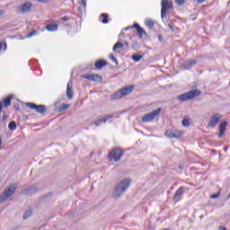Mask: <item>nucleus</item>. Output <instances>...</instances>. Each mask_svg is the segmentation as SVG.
<instances>
[{
	"label": "nucleus",
	"mask_w": 230,
	"mask_h": 230,
	"mask_svg": "<svg viewBox=\"0 0 230 230\" xmlns=\"http://www.w3.org/2000/svg\"><path fill=\"white\" fill-rule=\"evenodd\" d=\"M123 48H125V45L119 41L113 46V51H116V49H123Z\"/></svg>",
	"instance_id": "obj_24"
},
{
	"label": "nucleus",
	"mask_w": 230,
	"mask_h": 230,
	"mask_svg": "<svg viewBox=\"0 0 230 230\" xmlns=\"http://www.w3.org/2000/svg\"><path fill=\"white\" fill-rule=\"evenodd\" d=\"M4 11L0 10V16H1V15H4Z\"/></svg>",
	"instance_id": "obj_44"
},
{
	"label": "nucleus",
	"mask_w": 230,
	"mask_h": 230,
	"mask_svg": "<svg viewBox=\"0 0 230 230\" xmlns=\"http://www.w3.org/2000/svg\"><path fill=\"white\" fill-rule=\"evenodd\" d=\"M124 46H126V48H128V42L125 41Z\"/></svg>",
	"instance_id": "obj_43"
},
{
	"label": "nucleus",
	"mask_w": 230,
	"mask_h": 230,
	"mask_svg": "<svg viewBox=\"0 0 230 230\" xmlns=\"http://www.w3.org/2000/svg\"><path fill=\"white\" fill-rule=\"evenodd\" d=\"M33 6V4L31 2L27 1L22 5H19L16 8L17 13H28V12H31V7Z\"/></svg>",
	"instance_id": "obj_10"
},
{
	"label": "nucleus",
	"mask_w": 230,
	"mask_h": 230,
	"mask_svg": "<svg viewBox=\"0 0 230 230\" xmlns=\"http://www.w3.org/2000/svg\"><path fill=\"white\" fill-rule=\"evenodd\" d=\"M61 21L67 22V21H69V17L64 16L63 18H61Z\"/></svg>",
	"instance_id": "obj_39"
},
{
	"label": "nucleus",
	"mask_w": 230,
	"mask_h": 230,
	"mask_svg": "<svg viewBox=\"0 0 230 230\" xmlns=\"http://www.w3.org/2000/svg\"><path fill=\"white\" fill-rule=\"evenodd\" d=\"M222 118H223V116L218 113L213 114L210 118V120L208 121V127H210L212 128L217 127V125H218V123L220 122V119H222Z\"/></svg>",
	"instance_id": "obj_11"
},
{
	"label": "nucleus",
	"mask_w": 230,
	"mask_h": 230,
	"mask_svg": "<svg viewBox=\"0 0 230 230\" xmlns=\"http://www.w3.org/2000/svg\"><path fill=\"white\" fill-rule=\"evenodd\" d=\"M130 182H132V181L129 178H126L119 181L115 186L114 192L112 195L113 199H119L121 195H123L127 191V190L130 188Z\"/></svg>",
	"instance_id": "obj_1"
},
{
	"label": "nucleus",
	"mask_w": 230,
	"mask_h": 230,
	"mask_svg": "<svg viewBox=\"0 0 230 230\" xmlns=\"http://www.w3.org/2000/svg\"><path fill=\"white\" fill-rule=\"evenodd\" d=\"M112 118H114L113 114L106 115L102 119L96 120L94 122V125H95V127H100V125H102V123H107V121H109V119H111Z\"/></svg>",
	"instance_id": "obj_16"
},
{
	"label": "nucleus",
	"mask_w": 230,
	"mask_h": 230,
	"mask_svg": "<svg viewBox=\"0 0 230 230\" xmlns=\"http://www.w3.org/2000/svg\"><path fill=\"white\" fill-rule=\"evenodd\" d=\"M176 4H178V6H183L185 1L184 0H175Z\"/></svg>",
	"instance_id": "obj_33"
},
{
	"label": "nucleus",
	"mask_w": 230,
	"mask_h": 230,
	"mask_svg": "<svg viewBox=\"0 0 230 230\" xmlns=\"http://www.w3.org/2000/svg\"><path fill=\"white\" fill-rule=\"evenodd\" d=\"M227 127V121H223L220 125H219V134H218V137H222V136H224V134H226V128Z\"/></svg>",
	"instance_id": "obj_19"
},
{
	"label": "nucleus",
	"mask_w": 230,
	"mask_h": 230,
	"mask_svg": "<svg viewBox=\"0 0 230 230\" xmlns=\"http://www.w3.org/2000/svg\"><path fill=\"white\" fill-rule=\"evenodd\" d=\"M124 153L121 147H115L108 154L109 161H113L114 163H118V161H121V157H123Z\"/></svg>",
	"instance_id": "obj_5"
},
{
	"label": "nucleus",
	"mask_w": 230,
	"mask_h": 230,
	"mask_svg": "<svg viewBox=\"0 0 230 230\" xmlns=\"http://www.w3.org/2000/svg\"><path fill=\"white\" fill-rule=\"evenodd\" d=\"M6 48H7L6 42L3 43L2 49H4V51H6Z\"/></svg>",
	"instance_id": "obj_38"
},
{
	"label": "nucleus",
	"mask_w": 230,
	"mask_h": 230,
	"mask_svg": "<svg viewBox=\"0 0 230 230\" xmlns=\"http://www.w3.org/2000/svg\"><path fill=\"white\" fill-rule=\"evenodd\" d=\"M26 107H29V109H32V111H36L39 114H44L48 109L46 108V105H37L33 102H27Z\"/></svg>",
	"instance_id": "obj_9"
},
{
	"label": "nucleus",
	"mask_w": 230,
	"mask_h": 230,
	"mask_svg": "<svg viewBox=\"0 0 230 230\" xmlns=\"http://www.w3.org/2000/svg\"><path fill=\"white\" fill-rule=\"evenodd\" d=\"M202 93L199 90H191L185 93H181L177 96V100L179 102H190V100H193V98H197V96H200Z\"/></svg>",
	"instance_id": "obj_3"
},
{
	"label": "nucleus",
	"mask_w": 230,
	"mask_h": 230,
	"mask_svg": "<svg viewBox=\"0 0 230 230\" xmlns=\"http://www.w3.org/2000/svg\"><path fill=\"white\" fill-rule=\"evenodd\" d=\"M220 197V192H217V194H212L210 196V199H218Z\"/></svg>",
	"instance_id": "obj_36"
},
{
	"label": "nucleus",
	"mask_w": 230,
	"mask_h": 230,
	"mask_svg": "<svg viewBox=\"0 0 230 230\" xmlns=\"http://www.w3.org/2000/svg\"><path fill=\"white\" fill-rule=\"evenodd\" d=\"M4 119H6V116H4V117H3V121H4Z\"/></svg>",
	"instance_id": "obj_48"
},
{
	"label": "nucleus",
	"mask_w": 230,
	"mask_h": 230,
	"mask_svg": "<svg viewBox=\"0 0 230 230\" xmlns=\"http://www.w3.org/2000/svg\"><path fill=\"white\" fill-rule=\"evenodd\" d=\"M184 190H186V187H180L174 193L172 198V202L177 204V202L182 200V196L184 195Z\"/></svg>",
	"instance_id": "obj_12"
},
{
	"label": "nucleus",
	"mask_w": 230,
	"mask_h": 230,
	"mask_svg": "<svg viewBox=\"0 0 230 230\" xmlns=\"http://www.w3.org/2000/svg\"><path fill=\"white\" fill-rule=\"evenodd\" d=\"M218 230H227L225 226H219Z\"/></svg>",
	"instance_id": "obj_41"
},
{
	"label": "nucleus",
	"mask_w": 230,
	"mask_h": 230,
	"mask_svg": "<svg viewBox=\"0 0 230 230\" xmlns=\"http://www.w3.org/2000/svg\"><path fill=\"white\" fill-rule=\"evenodd\" d=\"M32 213L33 212L31 211V209L26 210L22 217L23 220H27V218H30V217H31Z\"/></svg>",
	"instance_id": "obj_28"
},
{
	"label": "nucleus",
	"mask_w": 230,
	"mask_h": 230,
	"mask_svg": "<svg viewBox=\"0 0 230 230\" xmlns=\"http://www.w3.org/2000/svg\"><path fill=\"white\" fill-rule=\"evenodd\" d=\"M158 40H160V42H163V37H161V35L158 36Z\"/></svg>",
	"instance_id": "obj_42"
},
{
	"label": "nucleus",
	"mask_w": 230,
	"mask_h": 230,
	"mask_svg": "<svg viewBox=\"0 0 230 230\" xmlns=\"http://www.w3.org/2000/svg\"><path fill=\"white\" fill-rule=\"evenodd\" d=\"M1 145H3V140L1 139V137H0V146Z\"/></svg>",
	"instance_id": "obj_47"
},
{
	"label": "nucleus",
	"mask_w": 230,
	"mask_h": 230,
	"mask_svg": "<svg viewBox=\"0 0 230 230\" xmlns=\"http://www.w3.org/2000/svg\"><path fill=\"white\" fill-rule=\"evenodd\" d=\"M83 78H85L86 80H90V82H101L102 81V75H97V74L85 75H83Z\"/></svg>",
	"instance_id": "obj_13"
},
{
	"label": "nucleus",
	"mask_w": 230,
	"mask_h": 230,
	"mask_svg": "<svg viewBox=\"0 0 230 230\" xmlns=\"http://www.w3.org/2000/svg\"><path fill=\"white\" fill-rule=\"evenodd\" d=\"M165 136L166 137H169V139H180V137L184 136V132L179 129H167Z\"/></svg>",
	"instance_id": "obj_8"
},
{
	"label": "nucleus",
	"mask_w": 230,
	"mask_h": 230,
	"mask_svg": "<svg viewBox=\"0 0 230 230\" xmlns=\"http://www.w3.org/2000/svg\"><path fill=\"white\" fill-rule=\"evenodd\" d=\"M182 126L183 127H190V120L187 119H182Z\"/></svg>",
	"instance_id": "obj_32"
},
{
	"label": "nucleus",
	"mask_w": 230,
	"mask_h": 230,
	"mask_svg": "<svg viewBox=\"0 0 230 230\" xmlns=\"http://www.w3.org/2000/svg\"><path fill=\"white\" fill-rule=\"evenodd\" d=\"M161 17L166 19L169 10H173V2L172 0H162L161 1Z\"/></svg>",
	"instance_id": "obj_6"
},
{
	"label": "nucleus",
	"mask_w": 230,
	"mask_h": 230,
	"mask_svg": "<svg viewBox=\"0 0 230 230\" xmlns=\"http://www.w3.org/2000/svg\"><path fill=\"white\" fill-rule=\"evenodd\" d=\"M38 3H48L49 0H36Z\"/></svg>",
	"instance_id": "obj_40"
},
{
	"label": "nucleus",
	"mask_w": 230,
	"mask_h": 230,
	"mask_svg": "<svg viewBox=\"0 0 230 230\" xmlns=\"http://www.w3.org/2000/svg\"><path fill=\"white\" fill-rule=\"evenodd\" d=\"M145 24L150 30H152V28H154V21L153 20H150V19L149 20H146Z\"/></svg>",
	"instance_id": "obj_29"
},
{
	"label": "nucleus",
	"mask_w": 230,
	"mask_h": 230,
	"mask_svg": "<svg viewBox=\"0 0 230 230\" xmlns=\"http://www.w3.org/2000/svg\"><path fill=\"white\" fill-rule=\"evenodd\" d=\"M143 57H145V54H142V55H137V54H134L131 58L132 60H134V62H139Z\"/></svg>",
	"instance_id": "obj_22"
},
{
	"label": "nucleus",
	"mask_w": 230,
	"mask_h": 230,
	"mask_svg": "<svg viewBox=\"0 0 230 230\" xmlns=\"http://www.w3.org/2000/svg\"><path fill=\"white\" fill-rule=\"evenodd\" d=\"M106 65H107V61L105 60H97L95 62L96 69H102V67H105Z\"/></svg>",
	"instance_id": "obj_21"
},
{
	"label": "nucleus",
	"mask_w": 230,
	"mask_h": 230,
	"mask_svg": "<svg viewBox=\"0 0 230 230\" xmlns=\"http://www.w3.org/2000/svg\"><path fill=\"white\" fill-rule=\"evenodd\" d=\"M17 190V184L13 183L9 185L8 189L5 190L1 195H0V204H3V202H5V200H8L10 197H13V193H15V190Z\"/></svg>",
	"instance_id": "obj_4"
},
{
	"label": "nucleus",
	"mask_w": 230,
	"mask_h": 230,
	"mask_svg": "<svg viewBox=\"0 0 230 230\" xmlns=\"http://www.w3.org/2000/svg\"><path fill=\"white\" fill-rule=\"evenodd\" d=\"M161 111H163L161 108H158L156 110H154L153 111L146 114L142 118L143 123H150V121H153V119H155L156 116H159L161 114Z\"/></svg>",
	"instance_id": "obj_7"
},
{
	"label": "nucleus",
	"mask_w": 230,
	"mask_h": 230,
	"mask_svg": "<svg viewBox=\"0 0 230 230\" xmlns=\"http://www.w3.org/2000/svg\"><path fill=\"white\" fill-rule=\"evenodd\" d=\"M195 64H197L196 60L189 59L181 65V67L182 69H190L191 67H193V66H195Z\"/></svg>",
	"instance_id": "obj_17"
},
{
	"label": "nucleus",
	"mask_w": 230,
	"mask_h": 230,
	"mask_svg": "<svg viewBox=\"0 0 230 230\" xmlns=\"http://www.w3.org/2000/svg\"><path fill=\"white\" fill-rule=\"evenodd\" d=\"M133 28L137 30V35H138L139 39H143V36L146 35V31H145V29L141 28L138 23H134Z\"/></svg>",
	"instance_id": "obj_14"
},
{
	"label": "nucleus",
	"mask_w": 230,
	"mask_h": 230,
	"mask_svg": "<svg viewBox=\"0 0 230 230\" xmlns=\"http://www.w3.org/2000/svg\"><path fill=\"white\" fill-rule=\"evenodd\" d=\"M77 10H78V12H80V13H82L83 12H85V9H84L83 5H79Z\"/></svg>",
	"instance_id": "obj_37"
},
{
	"label": "nucleus",
	"mask_w": 230,
	"mask_h": 230,
	"mask_svg": "<svg viewBox=\"0 0 230 230\" xmlns=\"http://www.w3.org/2000/svg\"><path fill=\"white\" fill-rule=\"evenodd\" d=\"M192 1H196V0H192Z\"/></svg>",
	"instance_id": "obj_50"
},
{
	"label": "nucleus",
	"mask_w": 230,
	"mask_h": 230,
	"mask_svg": "<svg viewBox=\"0 0 230 230\" xmlns=\"http://www.w3.org/2000/svg\"><path fill=\"white\" fill-rule=\"evenodd\" d=\"M109 59L110 60H111L112 62H114V64L116 65V66H118V59L116 58H114V54H110L109 55Z\"/></svg>",
	"instance_id": "obj_30"
},
{
	"label": "nucleus",
	"mask_w": 230,
	"mask_h": 230,
	"mask_svg": "<svg viewBox=\"0 0 230 230\" xmlns=\"http://www.w3.org/2000/svg\"><path fill=\"white\" fill-rule=\"evenodd\" d=\"M72 85H73V82L69 81L66 86V97L68 98V100H73L75 96V93L73 92Z\"/></svg>",
	"instance_id": "obj_15"
},
{
	"label": "nucleus",
	"mask_w": 230,
	"mask_h": 230,
	"mask_svg": "<svg viewBox=\"0 0 230 230\" xmlns=\"http://www.w3.org/2000/svg\"><path fill=\"white\" fill-rule=\"evenodd\" d=\"M137 48H139V43H137V41H133L132 49H137Z\"/></svg>",
	"instance_id": "obj_34"
},
{
	"label": "nucleus",
	"mask_w": 230,
	"mask_h": 230,
	"mask_svg": "<svg viewBox=\"0 0 230 230\" xmlns=\"http://www.w3.org/2000/svg\"><path fill=\"white\" fill-rule=\"evenodd\" d=\"M3 49V42H0V51Z\"/></svg>",
	"instance_id": "obj_46"
},
{
	"label": "nucleus",
	"mask_w": 230,
	"mask_h": 230,
	"mask_svg": "<svg viewBox=\"0 0 230 230\" xmlns=\"http://www.w3.org/2000/svg\"><path fill=\"white\" fill-rule=\"evenodd\" d=\"M4 105L5 108L10 107V105H12V97H7L4 99Z\"/></svg>",
	"instance_id": "obj_26"
},
{
	"label": "nucleus",
	"mask_w": 230,
	"mask_h": 230,
	"mask_svg": "<svg viewBox=\"0 0 230 230\" xmlns=\"http://www.w3.org/2000/svg\"><path fill=\"white\" fill-rule=\"evenodd\" d=\"M33 35H37V31H31V32L27 35V38L30 39V38L33 37Z\"/></svg>",
	"instance_id": "obj_35"
},
{
	"label": "nucleus",
	"mask_w": 230,
	"mask_h": 230,
	"mask_svg": "<svg viewBox=\"0 0 230 230\" xmlns=\"http://www.w3.org/2000/svg\"><path fill=\"white\" fill-rule=\"evenodd\" d=\"M80 5L83 6V10H85L87 8V0H82Z\"/></svg>",
	"instance_id": "obj_31"
},
{
	"label": "nucleus",
	"mask_w": 230,
	"mask_h": 230,
	"mask_svg": "<svg viewBox=\"0 0 230 230\" xmlns=\"http://www.w3.org/2000/svg\"><path fill=\"white\" fill-rule=\"evenodd\" d=\"M168 28H170L171 30H173V26H172V24H168Z\"/></svg>",
	"instance_id": "obj_45"
},
{
	"label": "nucleus",
	"mask_w": 230,
	"mask_h": 230,
	"mask_svg": "<svg viewBox=\"0 0 230 230\" xmlns=\"http://www.w3.org/2000/svg\"><path fill=\"white\" fill-rule=\"evenodd\" d=\"M102 19V24H108L109 23V14L107 13H102L101 14Z\"/></svg>",
	"instance_id": "obj_23"
},
{
	"label": "nucleus",
	"mask_w": 230,
	"mask_h": 230,
	"mask_svg": "<svg viewBox=\"0 0 230 230\" xmlns=\"http://www.w3.org/2000/svg\"><path fill=\"white\" fill-rule=\"evenodd\" d=\"M46 30L48 31H58V24L57 23H49L46 25Z\"/></svg>",
	"instance_id": "obj_20"
},
{
	"label": "nucleus",
	"mask_w": 230,
	"mask_h": 230,
	"mask_svg": "<svg viewBox=\"0 0 230 230\" xmlns=\"http://www.w3.org/2000/svg\"><path fill=\"white\" fill-rule=\"evenodd\" d=\"M22 193H23V195H28L29 197L31 195H35V193H37V187H35V186L29 187V188L25 189L22 191Z\"/></svg>",
	"instance_id": "obj_18"
},
{
	"label": "nucleus",
	"mask_w": 230,
	"mask_h": 230,
	"mask_svg": "<svg viewBox=\"0 0 230 230\" xmlns=\"http://www.w3.org/2000/svg\"><path fill=\"white\" fill-rule=\"evenodd\" d=\"M8 128L9 130H12V131L15 130L17 128V123H15V121L9 122Z\"/></svg>",
	"instance_id": "obj_27"
},
{
	"label": "nucleus",
	"mask_w": 230,
	"mask_h": 230,
	"mask_svg": "<svg viewBox=\"0 0 230 230\" xmlns=\"http://www.w3.org/2000/svg\"><path fill=\"white\" fill-rule=\"evenodd\" d=\"M134 91V85H128L120 90L115 92L111 96V100H119V98H125L128 94H130Z\"/></svg>",
	"instance_id": "obj_2"
},
{
	"label": "nucleus",
	"mask_w": 230,
	"mask_h": 230,
	"mask_svg": "<svg viewBox=\"0 0 230 230\" xmlns=\"http://www.w3.org/2000/svg\"><path fill=\"white\" fill-rule=\"evenodd\" d=\"M130 28H132V27H127L125 30L127 31V30H130Z\"/></svg>",
	"instance_id": "obj_49"
},
{
	"label": "nucleus",
	"mask_w": 230,
	"mask_h": 230,
	"mask_svg": "<svg viewBox=\"0 0 230 230\" xmlns=\"http://www.w3.org/2000/svg\"><path fill=\"white\" fill-rule=\"evenodd\" d=\"M69 107H71V104H63L58 108V112H66Z\"/></svg>",
	"instance_id": "obj_25"
}]
</instances>
